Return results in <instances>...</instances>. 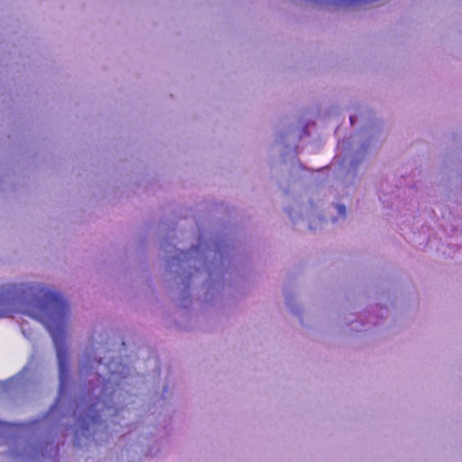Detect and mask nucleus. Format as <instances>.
Segmentation results:
<instances>
[{
    "mask_svg": "<svg viewBox=\"0 0 462 462\" xmlns=\"http://www.w3.org/2000/svg\"><path fill=\"white\" fill-rule=\"evenodd\" d=\"M19 291L24 295L28 315L42 322L51 334L56 346L60 370L63 373L68 359L66 348L62 346L64 327L69 313L67 300L60 293L40 284L26 285L21 289L13 285L5 293L15 294Z\"/></svg>",
    "mask_w": 462,
    "mask_h": 462,
    "instance_id": "f257e3e1",
    "label": "nucleus"
},
{
    "mask_svg": "<svg viewBox=\"0 0 462 462\" xmlns=\"http://www.w3.org/2000/svg\"><path fill=\"white\" fill-rule=\"evenodd\" d=\"M339 210H340V211H341V210H345L344 206H340V207H339Z\"/></svg>",
    "mask_w": 462,
    "mask_h": 462,
    "instance_id": "f03ea898",
    "label": "nucleus"
},
{
    "mask_svg": "<svg viewBox=\"0 0 462 462\" xmlns=\"http://www.w3.org/2000/svg\"><path fill=\"white\" fill-rule=\"evenodd\" d=\"M91 420H92V421H96V417H92V418H91Z\"/></svg>",
    "mask_w": 462,
    "mask_h": 462,
    "instance_id": "7ed1b4c3",
    "label": "nucleus"
},
{
    "mask_svg": "<svg viewBox=\"0 0 462 462\" xmlns=\"http://www.w3.org/2000/svg\"><path fill=\"white\" fill-rule=\"evenodd\" d=\"M350 122L353 125V117L352 116H350Z\"/></svg>",
    "mask_w": 462,
    "mask_h": 462,
    "instance_id": "20e7f679",
    "label": "nucleus"
},
{
    "mask_svg": "<svg viewBox=\"0 0 462 462\" xmlns=\"http://www.w3.org/2000/svg\"><path fill=\"white\" fill-rule=\"evenodd\" d=\"M86 367H81L80 368V372L83 373V370L85 369Z\"/></svg>",
    "mask_w": 462,
    "mask_h": 462,
    "instance_id": "39448f33",
    "label": "nucleus"
}]
</instances>
